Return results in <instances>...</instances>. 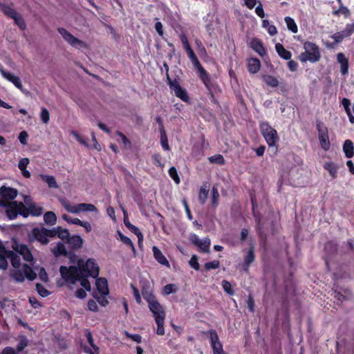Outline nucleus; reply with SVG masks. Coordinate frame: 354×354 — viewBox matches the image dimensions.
<instances>
[{
	"label": "nucleus",
	"mask_w": 354,
	"mask_h": 354,
	"mask_svg": "<svg viewBox=\"0 0 354 354\" xmlns=\"http://www.w3.org/2000/svg\"><path fill=\"white\" fill-rule=\"evenodd\" d=\"M59 271L62 277L70 284H75L76 281H80L81 286L87 291L91 290V284L87 278L98 277L100 268L95 263V260L88 259L86 262L80 259L77 261V266H61Z\"/></svg>",
	"instance_id": "obj_1"
},
{
	"label": "nucleus",
	"mask_w": 354,
	"mask_h": 354,
	"mask_svg": "<svg viewBox=\"0 0 354 354\" xmlns=\"http://www.w3.org/2000/svg\"><path fill=\"white\" fill-rule=\"evenodd\" d=\"M8 259H10L12 268L9 271V276L17 283H22L25 279L33 281L37 277V274L28 264H21L18 254L15 251L8 250Z\"/></svg>",
	"instance_id": "obj_2"
},
{
	"label": "nucleus",
	"mask_w": 354,
	"mask_h": 354,
	"mask_svg": "<svg viewBox=\"0 0 354 354\" xmlns=\"http://www.w3.org/2000/svg\"><path fill=\"white\" fill-rule=\"evenodd\" d=\"M144 298L148 303L150 311L152 313L155 322L157 324L156 333L158 335H165V319L166 313L163 306L157 301L155 297L149 294L144 295Z\"/></svg>",
	"instance_id": "obj_3"
},
{
	"label": "nucleus",
	"mask_w": 354,
	"mask_h": 354,
	"mask_svg": "<svg viewBox=\"0 0 354 354\" xmlns=\"http://www.w3.org/2000/svg\"><path fill=\"white\" fill-rule=\"evenodd\" d=\"M305 51L301 53L299 57V60L302 63L308 61L315 63L318 62L321 58L319 48L318 46L310 41H306L304 44Z\"/></svg>",
	"instance_id": "obj_4"
},
{
	"label": "nucleus",
	"mask_w": 354,
	"mask_h": 354,
	"mask_svg": "<svg viewBox=\"0 0 354 354\" xmlns=\"http://www.w3.org/2000/svg\"><path fill=\"white\" fill-rule=\"evenodd\" d=\"M59 201L66 211L73 214H78L81 212H97L96 207L93 204L80 203L73 205L64 198H59Z\"/></svg>",
	"instance_id": "obj_5"
},
{
	"label": "nucleus",
	"mask_w": 354,
	"mask_h": 354,
	"mask_svg": "<svg viewBox=\"0 0 354 354\" xmlns=\"http://www.w3.org/2000/svg\"><path fill=\"white\" fill-rule=\"evenodd\" d=\"M260 131L269 147H276L279 141V136L277 131L273 129L267 122L260 124Z\"/></svg>",
	"instance_id": "obj_6"
},
{
	"label": "nucleus",
	"mask_w": 354,
	"mask_h": 354,
	"mask_svg": "<svg viewBox=\"0 0 354 354\" xmlns=\"http://www.w3.org/2000/svg\"><path fill=\"white\" fill-rule=\"evenodd\" d=\"M0 205L6 207V215L9 219L15 218L19 214L26 216V214L23 212L25 210V205L22 202L3 203L0 201Z\"/></svg>",
	"instance_id": "obj_7"
},
{
	"label": "nucleus",
	"mask_w": 354,
	"mask_h": 354,
	"mask_svg": "<svg viewBox=\"0 0 354 354\" xmlns=\"http://www.w3.org/2000/svg\"><path fill=\"white\" fill-rule=\"evenodd\" d=\"M57 31L70 46L76 48L86 47V44L84 41L80 40L79 39L74 37L66 29L64 28H59Z\"/></svg>",
	"instance_id": "obj_8"
},
{
	"label": "nucleus",
	"mask_w": 354,
	"mask_h": 354,
	"mask_svg": "<svg viewBox=\"0 0 354 354\" xmlns=\"http://www.w3.org/2000/svg\"><path fill=\"white\" fill-rule=\"evenodd\" d=\"M205 333L209 336L210 344L213 350V354H225L216 331L212 329Z\"/></svg>",
	"instance_id": "obj_9"
},
{
	"label": "nucleus",
	"mask_w": 354,
	"mask_h": 354,
	"mask_svg": "<svg viewBox=\"0 0 354 354\" xmlns=\"http://www.w3.org/2000/svg\"><path fill=\"white\" fill-rule=\"evenodd\" d=\"M51 232L50 230L46 229L45 227L34 228L32 230V236L41 245H46L49 242L48 237H52Z\"/></svg>",
	"instance_id": "obj_10"
},
{
	"label": "nucleus",
	"mask_w": 354,
	"mask_h": 354,
	"mask_svg": "<svg viewBox=\"0 0 354 354\" xmlns=\"http://www.w3.org/2000/svg\"><path fill=\"white\" fill-rule=\"evenodd\" d=\"M168 84L170 88L174 91L175 95L180 98L184 102L189 100V97L187 91L183 88L177 80H172L170 77H168Z\"/></svg>",
	"instance_id": "obj_11"
},
{
	"label": "nucleus",
	"mask_w": 354,
	"mask_h": 354,
	"mask_svg": "<svg viewBox=\"0 0 354 354\" xmlns=\"http://www.w3.org/2000/svg\"><path fill=\"white\" fill-rule=\"evenodd\" d=\"M12 249L18 254H20L23 259L28 262L33 261V256L30 249L25 245L20 244L17 241H14L12 243Z\"/></svg>",
	"instance_id": "obj_12"
},
{
	"label": "nucleus",
	"mask_w": 354,
	"mask_h": 354,
	"mask_svg": "<svg viewBox=\"0 0 354 354\" xmlns=\"http://www.w3.org/2000/svg\"><path fill=\"white\" fill-rule=\"evenodd\" d=\"M24 201L25 203V209H26L28 214H30L35 216H38L43 213L42 207L39 206L35 203H34L32 201L30 196H24Z\"/></svg>",
	"instance_id": "obj_13"
},
{
	"label": "nucleus",
	"mask_w": 354,
	"mask_h": 354,
	"mask_svg": "<svg viewBox=\"0 0 354 354\" xmlns=\"http://www.w3.org/2000/svg\"><path fill=\"white\" fill-rule=\"evenodd\" d=\"M192 243L196 245L201 252H209L210 246V239L207 237L201 239L196 234H192L189 238Z\"/></svg>",
	"instance_id": "obj_14"
},
{
	"label": "nucleus",
	"mask_w": 354,
	"mask_h": 354,
	"mask_svg": "<svg viewBox=\"0 0 354 354\" xmlns=\"http://www.w3.org/2000/svg\"><path fill=\"white\" fill-rule=\"evenodd\" d=\"M18 192L16 189L2 186L0 188V201L3 203L10 202V201L15 199L17 196Z\"/></svg>",
	"instance_id": "obj_15"
},
{
	"label": "nucleus",
	"mask_w": 354,
	"mask_h": 354,
	"mask_svg": "<svg viewBox=\"0 0 354 354\" xmlns=\"http://www.w3.org/2000/svg\"><path fill=\"white\" fill-rule=\"evenodd\" d=\"M0 73L6 80L12 82L17 88L24 93L23 85L19 77L6 71L2 66H0Z\"/></svg>",
	"instance_id": "obj_16"
},
{
	"label": "nucleus",
	"mask_w": 354,
	"mask_h": 354,
	"mask_svg": "<svg viewBox=\"0 0 354 354\" xmlns=\"http://www.w3.org/2000/svg\"><path fill=\"white\" fill-rule=\"evenodd\" d=\"M152 251L153 254V257L161 265L165 266L167 267H169V263L167 261V258L165 257V255L162 254V252L160 251V250L156 247L153 246Z\"/></svg>",
	"instance_id": "obj_17"
},
{
	"label": "nucleus",
	"mask_w": 354,
	"mask_h": 354,
	"mask_svg": "<svg viewBox=\"0 0 354 354\" xmlns=\"http://www.w3.org/2000/svg\"><path fill=\"white\" fill-rule=\"evenodd\" d=\"M96 287L98 294L107 295L109 294V288L107 281L105 278H97L96 279Z\"/></svg>",
	"instance_id": "obj_18"
},
{
	"label": "nucleus",
	"mask_w": 354,
	"mask_h": 354,
	"mask_svg": "<svg viewBox=\"0 0 354 354\" xmlns=\"http://www.w3.org/2000/svg\"><path fill=\"white\" fill-rule=\"evenodd\" d=\"M337 59L340 64V71L342 74H347L348 71V60L345 57L344 54L343 53H339L337 55Z\"/></svg>",
	"instance_id": "obj_19"
},
{
	"label": "nucleus",
	"mask_w": 354,
	"mask_h": 354,
	"mask_svg": "<svg viewBox=\"0 0 354 354\" xmlns=\"http://www.w3.org/2000/svg\"><path fill=\"white\" fill-rule=\"evenodd\" d=\"M7 259H8V251L6 250L3 245L0 242V269L6 270L8 268Z\"/></svg>",
	"instance_id": "obj_20"
},
{
	"label": "nucleus",
	"mask_w": 354,
	"mask_h": 354,
	"mask_svg": "<svg viewBox=\"0 0 354 354\" xmlns=\"http://www.w3.org/2000/svg\"><path fill=\"white\" fill-rule=\"evenodd\" d=\"M50 231H52L51 232L52 237L57 236L61 239H62V240L66 239L67 241L69 238L70 233H69L68 230L66 229H63L61 227H54L53 229L50 230Z\"/></svg>",
	"instance_id": "obj_21"
},
{
	"label": "nucleus",
	"mask_w": 354,
	"mask_h": 354,
	"mask_svg": "<svg viewBox=\"0 0 354 354\" xmlns=\"http://www.w3.org/2000/svg\"><path fill=\"white\" fill-rule=\"evenodd\" d=\"M353 32L349 30V28L346 26L344 30L337 32L332 35V39H334L335 44H338L341 42L344 38L349 37L351 35Z\"/></svg>",
	"instance_id": "obj_22"
},
{
	"label": "nucleus",
	"mask_w": 354,
	"mask_h": 354,
	"mask_svg": "<svg viewBox=\"0 0 354 354\" xmlns=\"http://www.w3.org/2000/svg\"><path fill=\"white\" fill-rule=\"evenodd\" d=\"M275 49H276V51L278 53V55L281 58H283L286 60L290 59V58L292 57L291 53L290 51L287 50L286 49H285L283 46L281 44H280V43L276 44Z\"/></svg>",
	"instance_id": "obj_23"
},
{
	"label": "nucleus",
	"mask_w": 354,
	"mask_h": 354,
	"mask_svg": "<svg viewBox=\"0 0 354 354\" xmlns=\"http://www.w3.org/2000/svg\"><path fill=\"white\" fill-rule=\"evenodd\" d=\"M67 243L72 248L77 249L82 246L83 240L80 236L73 235L71 237L69 236Z\"/></svg>",
	"instance_id": "obj_24"
},
{
	"label": "nucleus",
	"mask_w": 354,
	"mask_h": 354,
	"mask_svg": "<svg viewBox=\"0 0 354 354\" xmlns=\"http://www.w3.org/2000/svg\"><path fill=\"white\" fill-rule=\"evenodd\" d=\"M248 71L251 73H256L260 69V67H261L260 61L256 58H251L248 60Z\"/></svg>",
	"instance_id": "obj_25"
},
{
	"label": "nucleus",
	"mask_w": 354,
	"mask_h": 354,
	"mask_svg": "<svg viewBox=\"0 0 354 354\" xmlns=\"http://www.w3.org/2000/svg\"><path fill=\"white\" fill-rule=\"evenodd\" d=\"M343 150L346 158H352L354 155V147L352 141L346 140L344 143Z\"/></svg>",
	"instance_id": "obj_26"
},
{
	"label": "nucleus",
	"mask_w": 354,
	"mask_h": 354,
	"mask_svg": "<svg viewBox=\"0 0 354 354\" xmlns=\"http://www.w3.org/2000/svg\"><path fill=\"white\" fill-rule=\"evenodd\" d=\"M51 251L55 257L65 256L67 253L65 245L61 242L57 243V245L52 248Z\"/></svg>",
	"instance_id": "obj_27"
},
{
	"label": "nucleus",
	"mask_w": 354,
	"mask_h": 354,
	"mask_svg": "<svg viewBox=\"0 0 354 354\" xmlns=\"http://www.w3.org/2000/svg\"><path fill=\"white\" fill-rule=\"evenodd\" d=\"M0 10H2L6 16L12 19H13V17H15V16L18 13L12 7L3 3H0Z\"/></svg>",
	"instance_id": "obj_28"
},
{
	"label": "nucleus",
	"mask_w": 354,
	"mask_h": 354,
	"mask_svg": "<svg viewBox=\"0 0 354 354\" xmlns=\"http://www.w3.org/2000/svg\"><path fill=\"white\" fill-rule=\"evenodd\" d=\"M40 177L48 184V187L55 189L58 188L59 186L54 176L48 175H41Z\"/></svg>",
	"instance_id": "obj_29"
},
{
	"label": "nucleus",
	"mask_w": 354,
	"mask_h": 354,
	"mask_svg": "<svg viewBox=\"0 0 354 354\" xmlns=\"http://www.w3.org/2000/svg\"><path fill=\"white\" fill-rule=\"evenodd\" d=\"M44 221L47 225H53L56 223L57 216L53 212H47L44 215Z\"/></svg>",
	"instance_id": "obj_30"
},
{
	"label": "nucleus",
	"mask_w": 354,
	"mask_h": 354,
	"mask_svg": "<svg viewBox=\"0 0 354 354\" xmlns=\"http://www.w3.org/2000/svg\"><path fill=\"white\" fill-rule=\"evenodd\" d=\"M209 189L206 186H202L199 190L198 201L201 205H204L208 198Z\"/></svg>",
	"instance_id": "obj_31"
},
{
	"label": "nucleus",
	"mask_w": 354,
	"mask_h": 354,
	"mask_svg": "<svg viewBox=\"0 0 354 354\" xmlns=\"http://www.w3.org/2000/svg\"><path fill=\"white\" fill-rule=\"evenodd\" d=\"M263 80L268 86L273 88L277 87L279 85L278 80L272 75H267L263 76Z\"/></svg>",
	"instance_id": "obj_32"
},
{
	"label": "nucleus",
	"mask_w": 354,
	"mask_h": 354,
	"mask_svg": "<svg viewBox=\"0 0 354 354\" xmlns=\"http://www.w3.org/2000/svg\"><path fill=\"white\" fill-rule=\"evenodd\" d=\"M252 48L258 53L260 55L263 56L266 51L262 44L258 39H254L252 42Z\"/></svg>",
	"instance_id": "obj_33"
},
{
	"label": "nucleus",
	"mask_w": 354,
	"mask_h": 354,
	"mask_svg": "<svg viewBox=\"0 0 354 354\" xmlns=\"http://www.w3.org/2000/svg\"><path fill=\"white\" fill-rule=\"evenodd\" d=\"M285 21L286 23L288 30L293 33H296L298 31L297 26L295 22V20L290 17H286Z\"/></svg>",
	"instance_id": "obj_34"
},
{
	"label": "nucleus",
	"mask_w": 354,
	"mask_h": 354,
	"mask_svg": "<svg viewBox=\"0 0 354 354\" xmlns=\"http://www.w3.org/2000/svg\"><path fill=\"white\" fill-rule=\"evenodd\" d=\"M208 159L211 163H215L218 165H224L225 164V158L221 154H216V155L210 156Z\"/></svg>",
	"instance_id": "obj_35"
},
{
	"label": "nucleus",
	"mask_w": 354,
	"mask_h": 354,
	"mask_svg": "<svg viewBox=\"0 0 354 354\" xmlns=\"http://www.w3.org/2000/svg\"><path fill=\"white\" fill-rule=\"evenodd\" d=\"M324 169H326L333 178L337 177V167L333 162H326L324 166Z\"/></svg>",
	"instance_id": "obj_36"
},
{
	"label": "nucleus",
	"mask_w": 354,
	"mask_h": 354,
	"mask_svg": "<svg viewBox=\"0 0 354 354\" xmlns=\"http://www.w3.org/2000/svg\"><path fill=\"white\" fill-rule=\"evenodd\" d=\"M212 198H211V203L214 207H217L218 204V198H219V193L218 191V189L216 186H213L212 189Z\"/></svg>",
	"instance_id": "obj_37"
},
{
	"label": "nucleus",
	"mask_w": 354,
	"mask_h": 354,
	"mask_svg": "<svg viewBox=\"0 0 354 354\" xmlns=\"http://www.w3.org/2000/svg\"><path fill=\"white\" fill-rule=\"evenodd\" d=\"M15 24H17L21 30H25L26 28V23L22 16L17 13L15 17H13Z\"/></svg>",
	"instance_id": "obj_38"
},
{
	"label": "nucleus",
	"mask_w": 354,
	"mask_h": 354,
	"mask_svg": "<svg viewBox=\"0 0 354 354\" xmlns=\"http://www.w3.org/2000/svg\"><path fill=\"white\" fill-rule=\"evenodd\" d=\"M317 129L318 131V136H325L328 135V129L324 125V124L319 121H317Z\"/></svg>",
	"instance_id": "obj_39"
},
{
	"label": "nucleus",
	"mask_w": 354,
	"mask_h": 354,
	"mask_svg": "<svg viewBox=\"0 0 354 354\" xmlns=\"http://www.w3.org/2000/svg\"><path fill=\"white\" fill-rule=\"evenodd\" d=\"M254 249L252 248H250L247 255L245 257V263L248 268L250 265L254 261Z\"/></svg>",
	"instance_id": "obj_40"
},
{
	"label": "nucleus",
	"mask_w": 354,
	"mask_h": 354,
	"mask_svg": "<svg viewBox=\"0 0 354 354\" xmlns=\"http://www.w3.org/2000/svg\"><path fill=\"white\" fill-rule=\"evenodd\" d=\"M205 86L206 88L207 89L208 93H217L218 91H220V88H219L218 86L212 80L210 81L209 82H208Z\"/></svg>",
	"instance_id": "obj_41"
},
{
	"label": "nucleus",
	"mask_w": 354,
	"mask_h": 354,
	"mask_svg": "<svg viewBox=\"0 0 354 354\" xmlns=\"http://www.w3.org/2000/svg\"><path fill=\"white\" fill-rule=\"evenodd\" d=\"M319 142H320L322 148L326 151L328 150L330 147V142H329L328 136L327 135L325 136H319Z\"/></svg>",
	"instance_id": "obj_42"
},
{
	"label": "nucleus",
	"mask_w": 354,
	"mask_h": 354,
	"mask_svg": "<svg viewBox=\"0 0 354 354\" xmlns=\"http://www.w3.org/2000/svg\"><path fill=\"white\" fill-rule=\"evenodd\" d=\"M40 118L44 124H47L49 122L50 114L48 109L45 107H41V109Z\"/></svg>",
	"instance_id": "obj_43"
},
{
	"label": "nucleus",
	"mask_w": 354,
	"mask_h": 354,
	"mask_svg": "<svg viewBox=\"0 0 354 354\" xmlns=\"http://www.w3.org/2000/svg\"><path fill=\"white\" fill-rule=\"evenodd\" d=\"M127 228L137 236L139 243L142 241L143 235L138 227L132 224H129Z\"/></svg>",
	"instance_id": "obj_44"
},
{
	"label": "nucleus",
	"mask_w": 354,
	"mask_h": 354,
	"mask_svg": "<svg viewBox=\"0 0 354 354\" xmlns=\"http://www.w3.org/2000/svg\"><path fill=\"white\" fill-rule=\"evenodd\" d=\"M198 76L205 85L212 81L209 73L205 70H202V71L198 73Z\"/></svg>",
	"instance_id": "obj_45"
},
{
	"label": "nucleus",
	"mask_w": 354,
	"mask_h": 354,
	"mask_svg": "<svg viewBox=\"0 0 354 354\" xmlns=\"http://www.w3.org/2000/svg\"><path fill=\"white\" fill-rule=\"evenodd\" d=\"M119 236H120L121 241H122L124 244L130 246L133 252H136V249H135V247H134L133 243L131 241V240L120 232L119 233Z\"/></svg>",
	"instance_id": "obj_46"
},
{
	"label": "nucleus",
	"mask_w": 354,
	"mask_h": 354,
	"mask_svg": "<svg viewBox=\"0 0 354 354\" xmlns=\"http://www.w3.org/2000/svg\"><path fill=\"white\" fill-rule=\"evenodd\" d=\"M222 287L223 288V290L230 295H234V290H232V285L231 283L227 281V280H223L222 281Z\"/></svg>",
	"instance_id": "obj_47"
},
{
	"label": "nucleus",
	"mask_w": 354,
	"mask_h": 354,
	"mask_svg": "<svg viewBox=\"0 0 354 354\" xmlns=\"http://www.w3.org/2000/svg\"><path fill=\"white\" fill-rule=\"evenodd\" d=\"M169 174L176 183L178 184L180 183V178L178 175L177 170L174 167H171L169 169Z\"/></svg>",
	"instance_id": "obj_48"
},
{
	"label": "nucleus",
	"mask_w": 354,
	"mask_h": 354,
	"mask_svg": "<svg viewBox=\"0 0 354 354\" xmlns=\"http://www.w3.org/2000/svg\"><path fill=\"white\" fill-rule=\"evenodd\" d=\"M220 262L218 260H214L210 262H207L205 264V268L206 270H210L212 269H216L219 267Z\"/></svg>",
	"instance_id": "obj_49"
},
{
	"label": "nucleus",
	"mask_w": 354,
	"mask_h": 354,
	"mask_svg": "<svg viewBox=\"0 0 354 354\" xmlns=\"http://www.w3.org/2000/svg\"><path fill=\"white\" fill-rule=\"evenodd\" d=\"M86 338L91 346L95 351L96 354H99V348L94 344L93 335L90 331H87Z\"/></svg>",
	"instance_id": "obj_50"
},
{
	"label": "nucleus",
	"mask_w": 354,
	"mask_h": 354,
	"mask_svg": "<svg viewBox=\"0 0 354 354\" xmlns=\"http://www.w3.org/2000/svg\"><path fill=\"white\" fill-rule=\"evenodd\" d=\"M36 289L37 292L43 297H47L50 294V292L39 283H37Z\"/></svg>",
	"instance_id": "obj_51"
},
{
	"label": "nucleus",
	"mask_w": 354,
	"mask_h": 354,
	"mask_svg": "<svg viewBox=\"0 0 354 354\" xmlns=\"http://www.w3.org/2000/svg\"><path fill=\"white\" fill-rule=\"evenodd\" d=\"M71 134L73 135L80 144L85 147H88V145L86 140L82 136H81L77 132L72 131L71 132Z\"/></svg>",
	"instance_id": "obj_52"
},
{
	"label": "nucleus",
	"mask_w": 354,
	"mask_h": 354,
	"mask_svg": "<svg viewBox=\"0 0 354 354\" xmlns=\"http://www.w3.org/2000/svg\"><path fill=\"white\" fill-rule=\"evenodd\" d=\"M160 141L162 148L166 151L169 150V145L167 141L166 134L164 131L161 133Z\"/></svg>",
	"instance_id": "obj_53"
},
{
	"label": "nucleus",
	"mask_w": 354,
	"mask_h": 354,
	"mask_svg": "<svg viewBox=\"0 0 354 354\" xmlns=\"http://www.w3.org/2000/svg\"><path fill=\"white\" fill-rule=\"evenodd\" d=\"M62 218L68 222V223H72L75 225H79L80 223H81V220L77 218H71L70 216H68L66 214L62 215Z\"/></svg>",
	"instance_id": "obj_54"
},
{
	"label": "nucleus",
	"mask_w": 354,
	"mask_h": 354,
	"mask_svg": "<svg viewBox=\"0 0 354 354\" xmlns=\"http://www.w3.org/2000/svg\"><path fill=\"white\" fill-rule=\"evenodd\" d=\"M164 293L165 295H169L176 291V288L174 284H167L164 287Z\"/></svg>",
	"instance_id": "obj_55"
},
{
	"label": "nucleus",
	"mask_w": 354,
	"mask_h": 354,
	"mask_svg": "<svg viewBox=\"0 0 354 354\" xmlns=\"http://www.w3.org/2000/svg\"><path fill=\"white\" fill-rule=\"evenodd\" d=\"M124 334L127 337H128L129 338L131 339L133 341L137 343H140L142 342V337L138 334L132 335L128 333L127 331H124Z\"/></svg>",
	"instance_id": "obj_56"
},
{
	"label": "nucleus",
	"mask_w": 354,
	"mask_h": 354,
	"mask_svg": "<svg viewBox=\"0 0 354 354\" xmlns=\"http://www.w3.org/2000/svg\"><path fill=\"white\" fill-rule=\"evenodd\" d=\"M189 264L192 268H193L196 270H198L200 268L199 263L198 262V258L196 255L192 257Z\"/></svg>",
	"instance_id": "obj_57"
},
{
	"label": "nucleus",
	"mask_w": 354,
	"mask_h": 354,
	"mask_svg": "<svg viewBox=\"0 0 354 354\" xmlns=\"http://www.w3.org/2000/svg\"><path fill=\"white\" fill-rule=\"evenodd\" d=\"M28 345L27 339L26 337H23L20 339L19 342L17 344V351L18 352H21L23 349L26 347Z\"/></svg>",
	"instance_id": "obj_58"
},
{
	"label": "nucleus",
	"mask_w": 354,
	"mask_h": 354,
	"mask_svg": "<svg viewBox=\"0 0 354 354\" xmlns=\"http://www.w3.org/2000/svg\"><path fill=\"white\" fill-rule=\"evenodd\" d=\"M28 137V135L26 131H21L19 135V140L22 145H26L27 144V138Z\"/></svg>",
	"instance_id": "obj_59"
},
{
	"label": "nucleus",
	"mask_w": 354,
	"mask_h": 354,
	"mask_svg": "<svg viewBox=\"0 0 354 354\" xmlns=\"http://www.w3.org/2000/svg\"><path fill=\"white\" fill-rule=\"evenodd\" d=\"M39 277L40 279L44 282L48 281V274L44 268H41L39 271Z\"/></svg>",
	"instance_id": "obj_60"
},
{
	"label": "nucleus",
	"mask_w": 354,
	"mask_h": 354,
	"mask_svg": "<svg viewBox=\"0 0 354 354\" xmlns=\"http://www.w3.org/2000/svg\"><path fill=\"white\" fill-rule=\"evenodd\" d=\"M86 289L80 288L77 289L75 293V297L79 299H84L86 297Z\"/></svg>",
	"instance_id": "obj_61"
},
{
	"label": "nucleus",
	"mask_w": 354,
	"mask_h": 354,
	"mask_svg": "<svg viewBox=\"0 0 354 354\" xmlns=\"http://www.w3.org/2000/svg\"><path fill=\"white\" fill-rule=\"evenodd\" d=\"M180 41L183 45V47L185 49H187L188 48H190V45L189 44V41H188V39L187 37H186L185 35L184 34H182L180 35Z\"/></svg>",
	"instance_id": "obj_62"
},
{
	"label": "nucleus",
	"mask_w": 354,
	"mask_h": 354,
	"mask_svg": "<svg viewBox=\"0 0 354 354\" xmlns=\"http://www.w3.org/2000/svg\"><path fill=\"white\" fill-rule=\"evenodd\" d=\"M342 104L346 112V113H351V109H350V105H351V102H350V100L347 98H344L342 101Z\"/></svg>",
	"instance_id": "obj_63"
},
{
	"label": "nucleus",
	"mask_w": 354,
	"mask_h": 354,
	"mask_svg": "<svg viewBox=\"0 0 354 354\" xmlns=\"http://www.w3.org/2000/svg\"><path fill=\"white\" fill-rule=\"evenodd\" d=\"M29 164V159L27 158H22L19 160L18 164L19 169H24L26 168L28 165Z\"/></svg>",
	"instance_id": "obj_64"
}]
</instances>
